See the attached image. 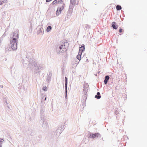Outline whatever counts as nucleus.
Segmentation results:
<instances>
[{"label": "nucleus", "instance_id": "nucleus-1", "mask_svg": "<svg viewBox=\"0 0 147 147\" xmlns=\"http://www.w3.org/2000/svg\"><path fill=\"white\" fill-rule=\"evenodd\" d=\"M19 31L16 30L14 31L10 40V44L11 48L13 50H15L17 48L18 39V34Z\"/></svg>", "mask_w": 147, "mask_h": 147}, {"label": "nucleus", "instance_id": "nucleus-2", "mask_svg": "<svg viewBox=\"0 0 147 147\" xmlns=\"http://www.w3.org/2000/svg\"><path fill=\"white\" fill-rule=\"evenodd\" d=\"M68 45V44L67 42H66L65 43H63L59 47V52H63L65 51Z\"/></svg>", "mask_w": 147, "mask_h": 147}, {"label": "nucleus", "instance_id": "nucleus-3", "mask_svg": "<svg viewBox=\"0 0 147 147\" xmlns=\"http://www.w3.org/2000/svg\"><path fill=\"white\" fill-rule=\"evenodd\" d=\"M64 6L65 5L63 4L61 7H59L57 8L56 11L57 15L58 16L61 13V11L63 9Z\"/></svg>", "mask_w": 147, "mask_h": 147}, {"label": "nucleus", "instance_id": "nucleus-4", "mask_svg": "<svg viewBox=\"0 0 147 147\" xmlns=\"http://www.w3.org/2000/svg\"><path fill=\"white\" fill-rule=\"evenodd\" d=\"M63 1L62 0H55L52 3L53 5H57L59 4H62Z\"/></svg>", "mask_w": 147, "mask_h": 147}, {"label": "nucleus", "instance_id": "nucleus-5", "mask_svg": "<svg viewBox=\"0 0 147 147\" xmlns=\"http://www.w3.org/2000/svg\"><path fill=\"white\" fill-rule=\"evenodd\" d=\"M85 49V46L84 45H82V46H81V47H80L79 51V53H80V54H82V52Z\"/></svg>", "mask_w": 147, "mask_h": 147}, {"label": "nucleus", "instance_id": "nucleus-6", "mask_svg": "<svg viewBox=\"0 0 147 147\" xmlns=\"http://www.w3.org/2000/svg\"><path fill=\"white\" fill-rule=\"evenodd\" d=\"M100 136V134L98 133H95L94 134H91L90 136V137L92 138H94L96 137H98Z\"/></svg>", "mask_w": 147, "mask_h": 147}, {"label": "nucleus", "instance_id": "nucleus-7", "mask_svg": "<svg viewBox=\"0 0 147 147\" xmlns=\"http://www.w3.org/2000/svg\"><path fill=\"white\" fill-rule=\"evenodd\" d=\"M112 27L114 29H117V26L115 22H113L112 23Z\"/></svg>", "mask_w": 147, "mask_h": 147}, {"label": "nucleus", "instance_id": "nucleus-8", "mask_svg": "<svg viewBox=\"0 0 147 147\" xmlns=\"http://www.w3.org/2000/svg\"><path fill=\"white\" fill-rule=\"evenodd\" d=\"M105 80H104L105 84H106L108 82V80L109 78V77L108 76H106L105 77Z\"/></svg>", "mask_w": 147, "mask_h": 147}, {"label": "nucleus", "instance_id": "nucleus-9", "mask_svg": "<svg viewBox=\"0 0 147 147\" xmlns=\"http://www.w3.org/2000/svg\"><path fill=\"white\" fill-rule=\"evenodd\" d=\"M51 26H49L47 27L46 29V31L47 32H49L51 30Z\"/></svg>", "mask_w": 147, "mask_h": 147}, {"label": "nucleus", "instance_id": "nucleus-10", "mask_svg": "<svg viewBox=\"0 0 147 147\" xmlns=\"http://www.w3.org/2000/svg\"><path fill=\"white\" fill-rule=\"evenodd\" d=\"M97 95H98V96H97V95H96L95 96V98H97V99H99L101 98V96L100 95V93L99 92H98L97 93Z\"/></svg>", "mask_w": 147, "mask_h": 147}, {"label": "nucleus", "instance_id": "nucleus-11", "mask_svg": "<svg viewBox=\"0 0 147 147\" xmlns=\"http://www.w3.org/2000/svg\"><path fill=\"white\" fill-rule=\"evenodd\" d=\"M82 54H80V53H78V55L77 56V58L79 60V61H80L81 60V56Z\"/></svg>", "mask_w": 147, "mask_h": 147}, {"label": "nucleus", "instance_id": "nucleus-12", "mask_svg": "<svg viewBox=\"0 0 147 147\" xmlns=\"http://www.w3.org/2000/svg\"><path fill=\"white\" fill-rule=\"evenodd\" d=\"M70 3L72 5H74L76 3V0H71Z\"/></svg>", "mask_w": 147, "mask_h": 147}, {"label": "nucleus", "instance_id": "nucleus-13", "mask_svg": "<svg viewBox=\"0 0 147 147\" xmlns=\"http://www.w3.org/2000/svg\"><path fill=\"white\" fill-rule=\"evenodd\" d=\"M116 9L117 10H119L121 9V7L119 5H117L116 7Z\"/></svg>", "mask_w": 147, "mask_h": 147}, {"label": "nucleus", "instance_id": "nucleus-14", "mask_svg": "<svg viewBox=\"0 0 147 147\" xmlns=\"http://www.w3.org/2000/svg\"><path fill=\"white\" fill-rule=\"evenodd\" d=\"M67 83L65 82V87L66 90V92H67Z\"/></svg>", "mask_w": 147, "mask_h": 147}, {"label": "nucleus", "instance_id": "nucleus-15", "mask_svg": "<svg viewBox=\"0 0 147 147\" xmlns=\"http://www.w3.org/2000/svg\"><path fill=\"white\" fill-rule=\"evenodd\" d=\"M42 89L44 91H47V88L46 87H44Z\"/></svg>", "mask_w": 147, "mask_h": 147}, {"label": "nucleus", "instance_id": "nucleus-16", "mask_svg": "<svg viewBox=\"0 0 147 147\" xmlns=\"http://www.w3.org/2000/svg\"><path fill=\"white\" fill-rule=\"evenodd\" d=\"M123 31V30L122 28H120L119 29V32H122Z\"/></svg>", "mask_w": 147, "mask_h": 147}, {"label": "nucleus", "instance_id": "nucleus-17", "mask_svg": "<svg viewBox=\"0 0 147 147\" xmlns=\"http://www.w3.org/2000/svg\"><path fill=\"white\" fill-rule=\"evenodd\" d=\"M4 3V2L3 1H0V5H1Z\"/></svg>", "mask_w": 147, "mask_h": 147}, {"label": "nucleus", "instance_id": "nucleus-18", "mask_svg": "<svg viewBox=\"0 0 147 147\" xmlns=\"http://www.w3.org/2000/svg\"><path fill=\"white\" fill-rule=\"evenodd\" d=\"M65 82L67 83V78L66 77H65Z\"/></svg>", "mask_w": 147, "mask_h": 147}, {"label": "nucleus", "instance_id": "nucleus-19", "mask_svg": "<svg viewBox=\"0 0 147 147\" xmlns=\"http://www.w3.org/2000/svg\"><path fill=\"white\" fill-rule=\"evenodd\" d=\"M52 0H46V2H48L51 1Z\"/></svg>", "mask_w": 147, "mask_h": 147}, {"label": "nucleus", "instance_id": "nucleus-20", "mask_svg": "<svg viewBox=\"0 0 147 147\" xmlns=\"http://www.w3.org/2000/svg\"><path fill=\"white\" fill-rule=\"evenodd\" d=\"M3 141V139H1L0 141V143L2 142Z\"/></svg>", "mask_w": 147, "mask_h": 147}, {"label": "nucleus", "instance_id": "nucleus-21", "mask_svg": "<svg viewBox=\"0 0 147 147\" xmlns=\"http://www.w3.org/2000/svg\"><path fill=\"white\" fill-rule=\"evenodd\" d=\"M115 114H116L118 113V112H116V111H115Z\"/></svg>", "mask_w": 147, "mask_h": 147}, {"label": "nucleus", "instance_id": "nucleus-22", "mask_svg": "<svg viewBox=\"0 0 147 147\" xmlns=\"http://www.w3.org/2000/svg\"><path fill=\"white\" fill-rule=\"evenodd\" d=\"M0 147H1V146H0Z\"/></svg>", "mask_w": 147, "mask_h": 147}]
</instances>
